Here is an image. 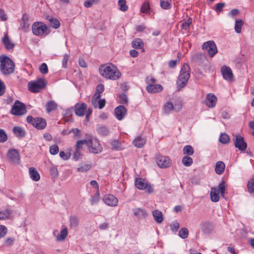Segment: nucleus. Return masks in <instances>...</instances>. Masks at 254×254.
<instances>
[{
    "label": "nucleus",
    "mask_w": 254,
    "mask_h": 254,
    "mask_svg": "<svg viewBox=\"0 0 254 254\" xmlns=\"http://www.w3.org/2000/svg\"><path fill=\"white\" fill-rule=\"evenodd\" d=\"M57 107V104L55 101L51 100L48 102L46 104V109L47 112L49 113L52 111L55 110Z\"/></svg>",
    "instance_id": "34"
},
{
    "label": "nucleus",
    "mask_w": 254,
    "mask_h": 254,
    "mask_svg": "<svg viewBox=\"0 0 254 254\" xmlns=\"http://www.w3.org/2000/svg\"><path fill=\"white\" fill-rule=\"evenodd\" d=\"M221 70L223 77L225 80L230 81L233 79L232 71L229 66H223L221 67Z\"/></svg>",
    "instance_id": "17"
},
{
    "label": "nucleus",
    "mask_w": 254,
    "mask_h": 254,
    "mask_svg": "<svg viewBox=\"0 0 254 254\" xmlns=\"http://www.w3.org/2000/svg\"><path fill=\"white\" fill-rule=\"evenodd\" d=\"M183 164L187 167L190 166L192 164V159L189 156H184L182 160Z\"/></svg>",
    "instance_id": "39"
},
{
    "label": "nucleus",
    "mask_w": 254,
    "mask_h": 254,
    "mask_svg": "<svg viewBox=\"0 0 254 254\" xmlns=\"http://www.w3.org/2000/svg\"><path fill=\"white\" fill-rule=\"evenodd\" d=\"M99 71L103 77L113 80L118 79L121 75L118 68L112 64L108 63L101 65Z\"/></svg>",
    "instance_id": "1"
},
{
    "label": "nucleus",
    "mask_w": 254,
    "mask_h": 254,
    "mask_svg": "<svg viewBox=\"0 0 254 254\" xmlns=\"http://www.w3.org/2000/svg\"><path fill=\"white\" fill-rule=\"evenodd\" d=\"M7 232V228L4 225H0V238L3 237Z\"/></svg>",
    "instance_id": "55"
},
{
    "label": "nucleus",
    "mask_w": 254,
    "mask_h": 254,
    "mask_svg": "<svg viewBox=\"0 0 254 254\" xmlns=\"http://www.w3.org/2000/svg\"><path fill=\"white\" fill-rule=\"evenodd\" d=\"M150 5L149 2L145 1L143 2L140 8V11L142 13H148L150 12Z\"/></svg>",
    "instance_id": "42"
},
{
    "label": "nucleus",
    "mask_w": 254,
    "mask_h": 254,
    "mask_svg": "<svg viewBox=\"0 0 254 254\" xmlns=\"http://www.w3.org/2000/svg\"><path fill=\"white\" fill-rule=\"evenodd\" d=\"M235 146L241 151H245L247 147V143L245 142L243 137L240 135H237L236 137Z\"/></svg>",
    "instance_id": "19"
},
{
    "label": "nucleus",
    "mask_w": 254,
    "mask_h": 254,
    "mask_svg": "<svg viewBox=\"0 0 254 254\" xmlns=\"http://www.w3.org/2000/svg\"><path fill=\"white\" fill-rule=\"evenodd\" d=\"M0 70L4 75L12 73L14 71V64L6 56H0Z\"/></svg>",
    "instance_id": "2"
},
{
    "label": "nucleus",
    "mask_w": 254,
    "mask_h": 254,
    "mask_svg": "<svg viewBox=\"0 0 254 254\" xmlns=\"http://www.w3.org/2000/svg\"><path fill=\"white\" fill-rule=\"evenodd\" d=\"M127 2L126 0H119L118 5L119 6V9L123 11H126L128 9V6L126 4Z\"/></svg>",
    "instance_id": "43"
},
{
    "label": "nucleus",
    "mask_w": 254,
    "mask_h": 254,
    "mask_svg": "<svg viewBox=\"0 0 254 254\" xmlns=\"http://www.w3.org/2000/svg\"><path fill=\"white\" fill-rule=\"evenodd\" d=\"M133 143L135 147L141 148L145 144V140L141 136H138L134 139Z\"/></svg>",
    "instance_id": "30"
},
{
    "label": "nucleus",
    "mask_w": 254,
    "mask_h": 254,
    "mask_svg": "<svg viewBox=\"0 0 254 254\" xmlns=\"http://www.w3.org/2000/svg\"><path fill=\"white\" fill-rule=\"evenodd\" d=\"M10 113L15 116H22L26 114L27 110L25 104L16 100L10 110Z\"/></svg>",
    "instance_id": "6"
},
{
    "label": "nucleus",
    "mask_w": 254,
    "mask_h": 254,
    "mask_svg": "<svg viewBox=\"0 0 254 254\" xmlns=\"http://www.w3.org/2000/svg\"><path fill=\"white\" fill-rule=\"evenodd\" d=\"M48 19L50 22V25L52 27L55 29H57L60 27V22L57 19L48 17Z\"/></svg>",
    "instance_id": "35"
},
{
    "label": "nucleus",
    "mask_w": 254,
    "mask_h": 254,
    "mask_svg": "<svg viewBox=\"0 0 254 254\" xmlns=\"http://www.w3.org/2000/svg\"><path fill=\"white\" fill-rule=\"evenodd\" d=\"M45 80L43 78L38 79L36 80L31 81L28 83V87L29 90L33 93L39 92L46 86Z\"/></svg>",
    "instance_id": "5"
},
{
    "label": "nucleus",
    "mask_w": 254,
    "mask_h": 254,
    "mask_svg": "<svg viewBox=\"0 0 254 254\" xmlns=\"http://www.w3.org/2000/svg\"><path fill=\"white\" fill-rule=\"evenodd\" d=\"M225 168V164L222 161H218L216 163L215 171L217 174L221 175L223 173Z\"/></svg>",
    "instance_id": "27"
},
{
    "label": "nucleus",
    "mask_w": 254,
    "mask_h": 254,
    "mask_svg": "<svg viewBox=\"0 0 254 254\" xmlns=\"http://www.w3.org/2000/svg\"><path fill=\"white\" fill-rule=\"evenodd\" d=\"M12 211L9 209H6L4 210L0 211V220H6L9 218Z\"/></svg>",
    "instance_id": "29"
},
{
    "label": "nucleus",
    "mask_w": 254,
    "mask_h": 254,
    "mask_svg": "<svg viewBox=\"0 0 254 254\" xmlns=\"http://www.w3.org/2000/svg\"><path fill=\"white\" fill-rule=\"evenodd\" d=\"M217 102L216 96L212 93H208L206 96L205 104L209 108H213Z\"/></svg>",
    "instance_id": "21"
},
{
    "label": "nucleus",
    "mask_w": 254,
    "mask_h": 254,
    "mask_svg": "<svg viewBox=\"0 0 254 254\" xmlns=\"http://www.w3.org/2000/svg\"><path fill=\"white\" fill-rule=\"evenodd\" d=\"M248 192L250 193L254 192V175H253L247 184Z\"/></svg>",
    "instance_id": "36"
},
{
    "label": "nucleus",
    "mask_w": 254,
    "mask_h": 254,
    "mask_svg": "<svg viewBox=\"0 0 254 254\" xmlns=\"http://www.w3.org/2000/svg\"><path fill=\"white\" fill-rule=\"evenodd\" d=\"M103 201L107 205L110 206H117L118 203V199L112 194H107L104 196Z\"/></svg>",
    "instance_id": "15"
},
{
    "label": "nucleus",
    "mask_w": 254,
    "mask_h": 254,
    "mask_svg": "<svg viewBox=\"0 0 254 254\" xmlns=\"http://www.w3.org/2000/svg\"><path fill=\"white\" fill-rule=\"evenodd\" d=\"M156 162L158 166L161 168H166L170 166L171 161L167 156L159 155L156 158Z\"/></svg>",
    "instance_id": "12"
},
{
    "label": "nucleus",
    "mask_w": 254,
    "mask_h": 254,
    "mask_svg": "<svg viewBox=\"0 0 254 254\" xmlns=\"http://www.w3.org/2000/svg\"><path fill=\"white\" fill-rule=\"evenodd\" d=\"M87 146L89 151L97 154L102 151V147L98 140L96 139L88 140Z\"/></svg>",
    "instance_id": "11"
},
{
    "label": "nucleus",
    "mask_w": 254,
    "mask_h": 254,
    "mask_svg": "<svg viewBox=\"0 0 254 254\" xmlns=\"http://www.w3.org/2000/svg\"><path fill=\"white\" fill-rule=\"evenodd\" d=\"M135 187L139 190H144L147 189V190L149 192H152L153 191V189L150 186L148 187L147 183L145 181L141 178H136L135 181Z\"/></svg>",
    "instance_id": "14"
},
{
    "label": "nucleus",
    "mask_w": 254,
    "mask_h": 254,
    "mask_svg": "<svg viewBox=\"0 0 254 254\" xmlns=\"http://www.w3.org/2000/svg\"><path fill=\"white\" fill-rule=\"evenodd\" d=\"M69 58V56L68 54H64V55L63 59L62 61V65L64 68H66L67 67V64Z\"/></svg>",
    "instance_id": "56"
},
{
    "label": "nucleus",
    "mask_w": 254,
    "mask_h": 254,
    "mask_svg": "<svg viewBox=\"0 0 254 254\" xmlns=\"http://www.w3.org/2000/svg\"><path fill=\"white\" fill-rule=\"evenodd\" d=\"M50 173L54 177L58 176V171L57 168L55 166H52L50 168Z\"/></svg>",
    "instance_id": "61"
},
{
    "label": "nucleus",
    "mask_w": 254,
    "mask_h": 254,
    "mask_svg": "<svg viewBox=\"0 0 254 254\" xmlns=\"http://www.w3.org/2000/svg\"><path fill=\"white\" fill-rule=\"evenodd\" d=\"M219 191L222 197H224L225 192V183L222 181L218 185V188L215 187L212 188L210 191V198L213 202H217L219 201L220 197L219 195Z\"/></svg>",
    "instance_id": "4"
},
{
    "label": "nucleus",
    "mask_w": 254,
    "mask_h": 254,
    "mask_svg": "<svg viewBox=\"0 0 254 254\" xmlns=\"http://www.w3.org/2000/svg\"><path fill=\"white\" fill-rule=\"evenodd\" d=\"M104 90V86L103 84H99L96 89V92L93 95V99H92V105L93 106L96 108V101L97 99H99L101 96L100 94L102 93Z\"/></svg>",
    "instance_id": "16"
},
{
    "label": "nucleus",
    "mask_w": 254,
    "mask_h": 254,
    "mask_svg": "<svg viewBox=\"0 0 254 254\" xmlns=\"http://www.w3.org/2000/svg\"><path fill=\"white\" fill-rule=\"evenodd\" d=\"M190 67L188 64H184L182 67L179 75L177 84L180 88H184L187 84L190 77Z\"/></svg>",
    "instance_id": "3"
},
{
    "label": "nucleus",
    "mask_w": 254,
    "mask_h": 254,
    "mask_svg": "<svg viewBox=\"0 0 254 254\" xmlns=\"http://www.w3.org/2000/svg\"><path fill=\"white\" fill-rule=\"evenodd\" d=\"M119 98L120 103L121 104H127L128 102L127 97V95L124 93L120 94L119 97Z\"/></svg>",
    "instance_id": "50"
},
{
    "label": "nucleus",
    "mask_w": 254,
    "mask_h": 254,
    "mask_svg": "<svg viewBox=\"0 0 254 254\" xmlns=\"http://www.w3.org/2000/svg\"><path fill=\"white\" fill-rule=\"evenodd\" d=\"M179 227H180V225H179V223H178L177 222H174L170 225L171 230L172 231H177L178 230V229L179 228Z\"/></svg>",
    "instance_id": "63"
},
{
    "label": "nucleus",
    "mask_w": 254,
    "mask_h": 254,
    "mask_svg": "<svg viewBox=\"0 0 254 254\" xmlns=\"http://www.w3.org/2000/svg\"><path fill=\"white\" fill-rule=\"evenodd\" d=\"M191 22L192 19L190 18H189L187 20L182 21L181 24V28L185 30H189Z\"/></svg>",
    "instance_id": "40"
},
{
    "label": "nucleus",
    "mask_w": 254,
    "mask_h": 254,
    "mask_svg": "<svg viewBox=\"0 0 254 254\" xmlns=\"http://www.w3.org/2000/svg\"><path fill=\"white\" fill-rule=\"evenodd\" d=\"M7 140L6 132L2 129H0V142L3 143Z\"/></svg>",
    "instance_id": "49"
},
{
    "label": "nucleus",
    "mask_w": 254,
    "mask_h": 254,
    "mask_svg": "<svg viewBox=\"0 0 254 254\" xmlns=\"http://www.w3.org/2000/svg\"><path fill=\"white\" fill-rule=\"evenodd\" d=\"M70 226L72 228L77 227L79 224V220L76 216L73 215L70 217L69 218Z\"/></svg>",
    "instance_id": "37"
},
{
    "label": "nucleus",
    "mask_w": 254,
    "mask_h": 254,
    "mask_svg": "<svg viewBox=\"0 0 254 254\" xmlns=\"http://www.w3.org/2000/svg\"><path fill=\"white\" fill-rule=\"evenodd\" d=\"M8 160L12 164H18L20 163V155L15 149H9L7 153Z\"/></svg>",
    "instance_id": "10"
},
{
    "label": "nucleus",
    "mask_w": 254,
    "mask_h": 254,
    "mask_svg": "<svg viewBox=\"0 0 254 254\" xmlns=\"http://www.w3.org/2000/svg\"><path fill=\"white\" fill-rule=\"evenodd\" d=\"M87 105L85 103H77L74 106L75 114L78 116H83L85 114Z\"/></svg>",
    "instance_id": "18"
},
{
    "label": "nucleus",
    "mask_w": 254,
    "mask_h": 254,
    "mask_svg": "<svg viewBox=\"0 0 254 254\" xmlns=\"http://www.w3.org/2000/svg\"><path fill=\"white\" fill-rule=\"evenodd\" d=\"M146 89L147 92L151 93H155L160 92L163 90V87L160 84H150L148 85Z\"/></svg>",
    "instance_id": "23"
},
{
    "label": "nucleus",
    "mask_w": 254,
    "mask_h": 254,
    "mask_svg": "<svg viewBox=\"0 0 254 254\" xmlns=\"http://www.w3.org/2000/svg\"><path fill=\"white\" fill-rule=\"evenodd\" d=\"M88 140H86V139L78 140L76 142V144L75 145V149H78V150H80L82 148L83 145L84 144H86L87 145Z\"/></svg>",
    "instance_id": "45"
},
{
    "label": "nucleus",
    "mask_w": 254,
    "mask_h": 254,
    "mask_svg": "<svg viewBox=\"0 0 254 254\" xmlns=\"http://www.w3.org/2000/svg\"><path fill=\"white\" fill-rule=\"evenodd\" d=\"M200 228L204 234L209 235L214 230V225L210 221H205L200 224Z\"/></svg>",
    "instance_id": "13"
},
{
    "label": "nucleus",
    "mask_w": 254,
    "mask_h": 254,
    "mask_svg": "<svg viewBox=\"0 0 254 254\" xmlns=\"http://www.w3.org/2000/svg\"><path fill=\"white\" fill-rule=\"evenodd\" d=\"M112 146L116 149H119L121 146V143L117 140H115L111 142Z\"/></svg>",
    "instance_id": "64"
},
{
    "label": "nucleus",
    "mask_w": 254,
    "mask_h": 254,
    "mask_svg": "<svg viewBox=\"0 0 254 254\" xmlns=\"http://www.w3.org/2000/svg\"><path fill=\"white\" fill-rule=\"evenodd\" d=\"M132 46L134 49H141L143 47V43L141 39L136 38L132 41Z\"/></svg>",
    "instance_id": "33"
},
{
    "label": "nucleus",
    "mask_w": 254,
    "mask_h": 254,
    "mask_svg": "<svg viewBox=\"0 0 254 254\" xmlns=\"http://www.w3.org/2000/svg\"><path fill=\"white\" fill-rule=\"evenodd\" d=\"M193 149L191 146L190 145H186L183 149L184 154L187 156H190L193 154Z\"/></svg>",
    "instance_id": "41"
},
{
    "label": "nucleus",
    "mask_w": 254,
    "mask_h": 254,
    "mask_svg": "<svg viewBox=\"0 0 254 254\" xmlns=\"http://www.w3.org/2000/svg\"><path fill=\"white\" fill-rule=\"evenodd\" d=\"M59 149L57 145H54L50 147V153L52 155H56L59 152Z\"/></svg>",
    "instance_id": "53"
},
{
    "label": "nucleus",
    "mask_w": 254,
    "mask_h": 254,
    "mask_svg": "<svg viewBox=\"0 0 254 254\" xmlns=\"http://www.w3.org/2000/svg\"><path fill=\"white\" fill-rule=\"evenodd\" d=\"M152 215L155 221L157 223H161L163 221V218L162 213L160 211L155 210L152 212Z\"/></svg>",
    "instance_id": "28"
},
{
    "label": "nucleus",
    "mask_w": 254,
    "mask_h": 254,
    "mask_svg": "<svg viewBox=\"0 0 254 254\" xmlns=\"http://www.w3.org/2000/svg\"><path fill=\"white\" fill-rule=\"evenodd\" d=\"M229 137L227 134L225 133H221L220 138L219 141L223 144H226L229 142Z\"/></svg>",
    "instance_id": "46"
},
{
    "label": "nucleus",
    "mask_w": 254,
    "mask_h": 254,
    "mask_svg": "<svg viewBox=\"0 0 254 254\" xmlns=\"http://www.w3.org/2000/svg\"><path fill=\"white\" fill-rule=\"evenodd\" d=\"M173 109L174 106L171 102H168L164 105V110L167 113H169L171 111L173 110Z\"/></svg>",
    "instance_id": "51"
},
{
    "label": "nucleus",
    "mask_w": 254,
    "mask_h": 254,
    "mask_svg": "<svg viewBox=\"0 0 254 254\" xmlns=\"http://www.w3.org/2000/svg\"><path fill=\"white\" fill-rule=\"evenodd\" d=\"M240 11L238 9H233L228 13V15L234 19L235 17L239 14Z\"/></svg>",
    "instance_id": "57"
},
{
    "label": "nucleus",
    "mask_w": 254,
    "mask_h": 254,
    "mask_svg": "<svg viewBox=\"0 0 254 254\" xmlns=\"http://www.w3.org/2000/svg\"><path fill=\"white\" fill-rule=\"evenodd\" d=\"M127 113L126 108L123 105L117 107L115 109V114L116 118L119 120H122Z\"/></svg>",
    "instance_id": "20"
},
{
    "label": "nucleus",
    "mask_w": 254,
    "mask_h": 254,
    "mask_svg": "<svg viewBox=\"0 0 254 254\" xmlns=\"http://www.w3.org/2000/svg\"><path fill=\"white\" fill-rule=\"evenodd\" d=\"M171 0H160V6L162 8L168 9L171 7Z\"/></svg>",
    "instance_id": "44"
},
{
    "label": "nucleus",
    "mask_w": 254,
    "mask_h": 254,
    "mask_svg": "<svg viewBox=\"0 0 254 254\" xmlns=\"http://www.w3.org/2000/svg\"><path fill=\"white\" fill-rule=\"evenodd\" d=\"M40 71L42 74H47L48 72V66L45 63H43L39 67Z\"/></svg>",
    "instance_id": "52"
},
{
    "label": "nucleus",
    "mask_w": 254,
    "mask_h": 254,
    "mask_svg": "<svg viewBox=\"0 0 254 254\" xmlns=\"http://www.w3.org/2000/svg\"><path fill=\"white\" fill-rule=\"evenodd\" d=\"M12 131L14 135L19 138L24 137L26 135L25 130L20 127H14L12 129Z\"/></svg>",
    "instance_id": "24"
},
{
    "label": "nucleus",
    "mask_w": 254,
    "mask_h": 254,
    "mask_svg": "<svg viewBox=\"0 0 254 254\" xmlns=\"http://www.w3.org/2000/svg\"><path fill=\"white\" fill-rule=\"evenodd\" d=\"M2 44L7 50H12L15 45L13 43L7 33H5L4 37L2 39Z\"/></svg>",
    "instance_id": "22"
},
{
    "label": "nucleus",
    "mask_w": 254,
    "mask_h": 254,
    "mask_svg": "<svg viewBox=\"0 0 254 254\" xmlns=\"http://www.w3.org/2000/svg\"><path fill=\"white\" fill-rule=\"evenodd\" d=\"M202 49L207 51L210 57H213L217 52L216 45L213 41L204 42L202 45Z\"/></svg>",
    "instance_id": "9"
},
{
    "label": "nucleus",
    "mask_w": 254,
    "mask_h": 254,
    "mask_svg": "<svg viewBox=\"0 0 254 254\" xmlns=\"http://www.w3.org/2000/svg\"><path fill=\"white\" fill-rule=\"evenodd\" d=\"M225 4L223 2L218 3L215 5V10L217 12L222 11V8L225 6Z\"/></svg>",
    "instance_id": "60"
},
{
    "label": "nucleus",
    "mask_w": 254,
    "mask_h": 254,
    "mask_svg": "<svg viewBox=\"0 0 254 254\" xmlns=\"http://www.w3.org/2000/svg\"><path fill=\"white\" fill-rule=\"evenodd\" d=\"M99 200V193L96 192L94 196H93L90 199V202L91 205H93L95 203H97Z\"/></svg>",
    "instance_id": "54"
},
{
    "label": "nucleus",
    "mask_w": 254,
    "mask_h": 254,
    "mask_svg": "<svg viewBox=\"0 0 254 254\" xmlns=\"http://www.w3.org/2000/svg\"><path fill=\"white\" fill-rule=\"evenodd\" d=\"M81 156V150L75 149V151L73 155V158L74 160L77 161Z\"/></svg>",
    "instance_id": "58"
},
{
    "label": "nucleus",
    "mask_w": 254,
    "mask_h": 254,
    "mask_svg": "<svg viewBox=\"0 0 254 254\" xmlns=\"http://www.w3.org/2000/svg\"><path fill=\"white\" fill-rule=\"evenodd\" d=\"M97 131L102 136H106L109 134V129L105 126H99L97 128Z\"/></svg>",
    "instance_id": "32"
},
{
    "label": "nucleus",
    "mask_w": 254,
    "mask_h": 254,
    "mask_svg": "<svg viewBox=\"0 0 254 254\" xmlns=\"http://www.w3.org/2000/svg\"><path fill=\"white\" fill-rule=\"evenodd\" d=\"M105 100L104 99H97L96 101V105L97 106V104H98L99 108V109H102L105 105Z\"/></svg>",
    "instance_id": "62"
},
{
    "label": "nucleus",
    "mask_w": 254,
    "mask_h": 254,
    "mask_svg": "<svg viewBox=\"0 0 254 254\" xmlns=\"http://www.w3.org/2000/svg\"><path fill=\"white\" fill-rule=\"evenodd\" d=\"M29 173L30 178L35 181H38L40 179V176L37 170L34 167H30L29 169Z\"/></svg>",
    "instance_id": "26"
},
{
    "label": "nucleus",
    "mask_w": 254,
    "mask_h": 254,
    "mask_svg": "<svg viewBox=\"0 0 254 254\" xmlns=\"http://www.w3.org/2000/svg\"><path fill=\"white\" fill-rule=\"evenodd\" d=\"M91 168V165L89 164H83L77 168V170L79 172H86Z\"/></svg>",
    "instance_id": "47"
},
{
    "label": "nucleus",
    "mask_w": 254,
    "mask_h": 254,
    "mask_svg": "<svg viewBox=\"0 0 254 254\" xmlns=\"http://www.w3.org/2000/svg\"><path fill=\"white\" fill-rule=\"evenodd\" d=\"M26 120L28 123L32 124L38 129H42L46 126V121L41 118H34L31 116H28Z\"/></svg>",
    "instance_id": "8"
},
{
    "label": "nucleus",
    "mask_w": 254,
    "mask_h": 254,
    "mask_svg": "<svg viewBox=\"0 0 254 254\" xmlns=\"http://www.w3.org/2000/svg\"><path fill=\"white\" fill-rule=\"evenodd\" d=\"M67 235V229L65 227L61 231L60 235L57 236L56 240L57 241H63L65 239Z\"/></svg>",
    "instance_id": "31"
},
{
    "label": "nucleus",
    "mask_w": 254,
    "mask_h": 254,
    "mask_svg": "<svg viewBox=\"0 0 254 254\" xmlns=\"http://www.w3.org/2000/svg\"><path fill=\"white\" fill-rule=\"evenodd\" d=\"M244 24V21L242 19L236 20L235 24V30L236 33L241 32L242 27Z\"/></svg>",
    "instance_id": "38"
},
{
    "label": "nucleus",
    "mask_w": 254,
    "mask_h": 254,
    "mask_svg": "<svg viewBox=\"0 0 254 254\" xmlns=\"http://www.w3.org/2000/svg\"><path fill=\"white\" fill-rule=\"evenodd\" d=\"M134 215L138 219H143L147 216V213L143 209L137 208L132 209Z\"/></svg>",
    "instance_id": "25"
},
{
    "label": "nucleus",
    "mask_w": 254,
    "mask_h": 254,
    "mask_svg": "<svg viewBox=\"0 0 254 254\" xmlns=\"http://www.w3.org/2000/svg\"><path fill=\"white\" fill-rule=\"evenodd\" d=\"M189 231L186 228H182L179 232V235L182 239H186L188 237Z\"/></svg>",
    "instance_id": "48"
},
{
    "label": "nucleus",
    "mask_w": 254,
    "mask_h": 254,
    "mask_svg": "<svg viewBox=\"0 0 254 254\" xmlns=\"http://www.w3.org/2000/svg\"><path fill=\"white\" fill-rule=\"evenodd\" d=\"M59 155L63 160H67L69 158L70 154V153H65L64 151H61Z\"/></svg>",
    "instance_id": "59"
},
{
    "label": "nucleus",
    "mask_w": 254,
    "mask_h": 254,
    "mask_svg": "<svg viewBox=\"0 0 254 254\" xmlns=\"http://www.w3.org/2000/svg\"><path fill=\"white\" fill-rule=\"evenodd\" d=\"M47 29L46 25L41 22H35L32 26V33L36 36H40L47 34Z\"/></svg>",
    "instance_id": "7"
}]
</instances>
